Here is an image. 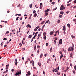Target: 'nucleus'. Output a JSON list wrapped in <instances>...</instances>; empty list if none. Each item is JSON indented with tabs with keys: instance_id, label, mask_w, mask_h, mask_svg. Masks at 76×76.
Masks as SVG:
<instances>
[{
	"instance_id": "nucleus-1",
	"label": "nucleus",
	"mask_w": 76,
	"mask_h": 76,
	"mask_svg": "<svg viewBox=\"0 0 76 76\" xmlns=\"http://www.w3.org/2000/svg\"><path fill=\"white\" fill-rule=\"evenodd\" d=\"M64 9H65V7L63 5L61 6V7H60V10H63Z\"/></svg>"
},
{
	"instance_id": "nucleus-2",
	"label": "nucleus",
	"mask_w": 76,
	"mask_h": 76,
	"mask_svg": "<svg viewBox=\"0 0 76 76\" xmlns=\"http://www.w3.org/2000/svg\"><path fill=\"white\" fill-rule=\"evenodd\" d=\"M63 42V40L61 39H60L59 41V44H60L61 45L62 44V42Z\"/></svg>"
},
{
	"instance_id": "nucleus-3",
	"label": "nucleus",
	"mask_w": 76,
	"mask_h": 76,
	"mask_svg": "<svg viewBox=\"0 0 76 76\" xmlns=\"http://www.w3.org/2000/svg\"><path fill=\"white\" fill-rule=\"evenodd\" d=\"M32 62H33V63H32ZM30 63L31 64L32 63L33 66V67H34V61H33L32 60L30 61Z\"/></svg>"
},
{
	"instance_id": "nucleus-4",
	"label": "nucleus",
	"mask_w": 76,
	"mask_h": 76,
	"mask_svg": "<svg viewBox=\"0 0 76 76\" xmlns=\"http://www.w3.org/2000/svg\"><path fill=\"white\" fill-rule=\"evenodd\" d=\"M15 64L16 66H17V64H18V60L17 59L15 60Z\"/></svg>"
},
{
	"instance_id": "nucleus-5",
	"label": "nucleus",
	"mask_w": 76,
	"mask_h": 76,
	"mask_svg": "<svg viewBox=\"0 0 76 76\" xmlns=\"http://www.w3.org/2000/svg\"><path fill=\"white\" fill-rule=\"evenodd\" d=\"M48 15V12H46L45 15V16H47Z\"/></svg>"
},
{
	"instance_id": "nucleus-6",
	"label": "nucleus",
	"mask_w": 76,
	"mask_h": 76,
	"mask_svg": "<svg viewBox=\"0 0 76 76\" xmlns=\"http://www.w3.org/2000/svg\"><path fill=\"white\" fill-rule=\"evenodd\" d=\"M50 10L49 9H48L46 10L45 11V12H49V11H50Z\"/></svg>"
},
{
	"instance_id": "nucleus-7",
	"label": "nucleus",
	"mask_w": 76,
	"mask_h": 76,
	"mask_svg": "<svg viewBox=\"0 0 76 76\" xmlns=\"http://www.w3.org/2000/svg\"><path fill=\"white\" fill-rule=\"evenodd\" d=\"M32 35L31 34L28 36V38H32Z\"/></svg>"
},
{
	"instance_id": "nucleus-8",
	"label": "nucleus",
	"mask_w": 76,
	"mask_h": 76,
	"mask_svg": "<svg viewBox=\"0 0 76 76\" xmlns=\"http://www.w3.org/2000/svg\"><path fill=\"white\" fill-rule=\"evenodd\" d=\"M71 50L72 51H73V50H74V48H73L72 47H71Z\"/></svg>"
},
{
	"instance_id": "nucleus-9",
	"label": "nucleus",
	"mask_w": 76,
	"mask_h": 76,
	"mask_svg": "<svg viewBox=\"0 0 76 76\" xmlns=\"http://www.w3.org/2000/svg\"><path fill=\"white\" fill-rule=\"evenodd\" d=\"M27 73H28V75L29 76H30V75H31V72H30V71H28Z\"/></svg>"
},
{
	"instance_id": "nucleus-10",
	"label": "nucleus",
	"mask_w": 76,
	"mask_h": 76,
	"mask_svg": "<svg viewBox=\"0 0 76 76\" xmlns=\"http://www.w3.org/2000/svg\"><path fill=\"white\" fill-rule=\"evenodd\" d=\"M67 26L68 28H70V24H67Z\"/></svg>"
},
{
	"instance_id": "nucleus-11",
	"label": "nucleus",
	"mask_w": 76,
	"mask_h": 76,
	"mask_svg": "<svg viewBox=\"0 0 76 76\" xmlns=\"http://www.w3.org/2000/svg\"><path fill=\"white\" fill-rule=\"evenodd\" d=\"M60 13L61 15H63V14H64V12L63 11L60 12Z\"/></svg>"
},
{
	"instance_id": "nucleus-12",
	"label": "nucleus",
	"mask_w": 76,
	"mask_h": 76,
	"mask_svg": "<svg viewBox=\"0 0 76 76\" xmlns=\"http://www.w3.org/2000/svg\"><path fill=\"white\" fill-rule=\"evenodd\" d=\"M53 34V33L52 31H50V35H52Z\"/></svg>"
},
{
	"instance_id": "nucleus-13",
	"label": "nucleus",
	"mask_w": 76,
	"mask_h": 76,
	"mask_svg": "<svg viewBox=\"0 0 76 76\" xmlns=\"http://www.w3.org/2000/svg\"><path fill=\"white\" fill-rule=\"evenodd\" d=\"M68 51H71V48L69 47L68 49Z\"/></svg>"
},
{
	"instance_id": "nucleus-14",
	"label": "nucleus",
	"mask_w": 76,
	"mask_h": 76,
	"mask_svg": "<svg viewBox=\"0 0 76 76\" xmlns=\"http://www.w3.org/2000/svg\"><path fill=\"white\" fill-rule=\"evenodd\" d=\"M3 41H7V38L4 37V39H3Z\"/></svg>"
},
{
	"instance_id": "nucleus-15",
	"label": "nucleus",
	"mask_w": 76,
	"mask_h": 76,
	"mask_svg": "<svg viewBox=\"0 0 76 76\" xmlns=\"http://www.w3.org/2000/svg\"><path fill=\"white\" fill-rule=\"evenodd\" d=\"M15 75H16V76H17V75H18L19 74L18 72V71H17V72L16 74H15Z\"/></svg>"
},
{
	"instance_id": "nucleus-16",
	"label": "nucleus",
	"mask_w": 76,
	"mask_h": 76,
	"mask_svg": "<svg viewBox=\"0 0 76 76\" xmlns=\"http://www.w3.org/2000/svg\"><path fill=\"white\" fill-rule=\"evenodd\" d=\"M38 65H39V66L40 67H41V64L39 63H38Z\"/></svg>"
},
{
	"instance_id": "nucleus-17",
	"label": "nucleus",
	"mask_w": 76,
	"mask_h": 76,
	"mask_svg": "<svg viewBox=\"0 0 76 76\" xmlns=\"http://www.w3.org/2000/svg\"><path fill=\"white\" fill-rule=\"evenodd\" d=\"M42 56H43V54L41 53L40 55V58H42Z\"/></svg>"
},
{
	"instance_id": "nucleus-18",
	"label": "nucleus",
	"mask_w": 76,
	"mask_h": 76,
	"mask_svg": "<svg viewBox=\"0 0 76 76\" xmlns=\"http://www.w3.org/2000/svg\"><path fill=\"white\" fill-rule=\"evenodd\" d=\"M46 35V32H45L44 33H43V35L44 36V37H45Z\"/></svg>"
},
{
	"instance_id": "nucleus-19",
	"label": "nucleus",
	"mask_w": 76,
	"mask_h": 76,
	"mask_svg": "<svg viewBox=\"0 0 76 76\" xmlns=\"http://www.w3.org/2000/svg\"><path fill=\"white\" fill-rule=\"evenodd\" d=\"M71 37L72 38H75V36H73V35H71Z\"/></svg>"
},
{
	"instance_id": "nucleus-20",
	"label": "nucleus",
	"mask_w": 76,
	"mask_h": 76,
	"mask_svg": "<svg viewBox=\"0 0 76 76\" xmlns=\"http://www.w3.org/2000/svg\"><path fill=\"white\" fill-rule=\"evenodd\" d=\"M45 22V21H42L41 23V25H43V24H44V23Z\"/></svg>"
},
{
	"instance_id": "nucleus-21",
	"label": "nucleus",
	"mask_w": 76,
	"mask_h": 76,
	"mask_svg": "<svg viewBox=\"0 0 76 76\" xmlns=\"http://www.w3.org/2000/svg\"><path fill=\"white\" fill-rule=\"evenodd\" d=\"M66 29V26H63V30H64V29Z\"/></svg>"
},
{
	"instance_id": "nucleus-22",
	"label": "nucleus",
	"mask_w": 76,
	"mask_h": 76,
	"mask_svg": "<svg viewBox=\"0 0 76 76\" xmlns=\"http://www.w3.org/2000/svg\"><path fill=\"white\" fill-rule=\"evenodd\" d=\"M52 49H53V48L52 47H51L50 48V52H52Z\"/></svg>"
},
{
	"instance_id": "nucleus-23",
	"label": "nucleus",
	"mask_w": 76,
	"mask_h": 76,
	"mask_svg": "<svg viewBox=\"0 0 76 76\" xmlns=\"http://www.w3.org/2000/svg\"><path fill=\"white\" fill-rule=\"evenodd\" d=\"M9 66V64H8L6 66V67H8Z\"/></svg>"
},
{
	"instance_id": "nucleus-24",
	"label": "nucleus",
	"mask_w": 76,
	"mask_h": 76,
	"mask_svg": "<svg viewBox=\"0 0 76 76\" xmlns=\"http://www.w3.org/2000/svg\"><path fill=\"white\" fill-rule=\"evenodd\" d=\"M70 13V11H68L66 12V13L68 14V13Z\"/></svg>"
},
{
	"instance_id": "nucleus-25",
	"label": "nucleus",
	"mask_w": 76,
	"mask_h": 76,
	"mask_svg": "<svg viewBox=\"0 0 76 76\" xmlns=\"http://www.w3.org/2000/svg\"><path fill=\"white\" fill-rule=\"evenodd\" d=\"M57 7H56L54 8V9H53V11H54V10H57Z\"/></svg>"
},
{
	"instance_id": "nucleus-26",
	"label": "nucleus",
	"mask_w": 76,
	"mask_h": 76,
	"mask_svg": "<svg viewBox=\"0 0 76 76\" xmlns=\"http://www.w3.org/2000/svg\"><path fill=\"white\" fill-rule=\"evenodd\" d=\"M63 16L61 15H59V18H62Z\"/></svg>"
},
{
	"instance_id": "nucleus-27",
	"label": "nucleus",
	"mask_w": 76,
	"mask_h": 76,
	"mask_svg": "<svg viewBox=\"0 0 76 76\" xmlns=\"http://www.w3.org/2000/svg\"><path fill=\"white\" fill-rule=\"evenodd\" d=\"M11 71L12 72H14L15 71V69H12L11 70Z\"/></svg>"
},
{
	"instance_id": "nucleus-28",
	"label": "nucleus",
	"mask_w": 76,
	"mask_h": 76,
	"mask_svg": "<svg viewBox=\"0 0 76 76\" xmlns=\"http://www.w3.org/2000/svg\"><path fill=\"white\" fill-rule=\"evenodd\" d=\"M37 16V14L36 13H35L34 15V17H36Z\"/></svg>"
},
{
	"instance_id": "nucleus-29",
	"label": "nucleus",
	"mask_w": 76,
	"mask_h": 76,
	"mask_svg": "<svg viewBox=\"0 0 76 76\" xmlns=\"http://www.w3.org/2000/svg\"><path fill=\"white\" fill-rule=\"evenodd\" d=\"M51 4H53V5H54V4H55V2H52L51 3Z\"/></svg>"
},
{
	"instance_id": "nucleus-30",
	"label": "nucleus",
	"mask_w": 76,
	"mask_h": 76,
	"mask_svg": "<svg viewBox=\"0 0 76 76\" xmlns=\"http://www.w3.org/2000/svg\"><path fill=\"white\" fill-rule=\"evenodd\" d=\"M36 36H37V35L35 34L34 36L33 37L34 39H35V37H36Z\"/></svg>"
},
{
	"instance_id": "nucleus-31",
	"label": "nucleus",
	"mask_w": 76,
	"mask_h": 76,
	"mask_svg": "<svg viewBox=\"0 0 76 76\" xmlns=\"http://www.w3.org/2000/svg\"><path fill=\"white\" fill-rule=\"evenodd\" d=\"M30 8H32V4H31L30 5Z\"/></svg>"
},
{
	"instance_id": "nucleus-32",
	"label": "nucleus",
	"mask_w": 76,
	"mask_h": 76,
	"mask_svg": "<svg viewBox=\"0 0 76 76\" xmlns=\"http://www.w3.org/2000/svg\"><path fill=\"white\" fill-rule=\"evenodd\" d=\"M44 39H45V40L46 39H47V36H45L44 37Z\"/></svg>"
},
{
	"instance_id": "nucleus-33",
	"label": "nucleus",
	"mask_w": 76,
	"mask_h": 76,
	"mask_svg": "<svg viewBox=\"0 0 76 76\" xmlns=\"http://www.w3.org/2000/svg\"><path fill=\"white\" fill-rule=\"evenodd\" d=\"M73 21H74V22H76V19H73Z\"/></svg>"
},
{
	"instance_id": "nucleus-34",
	"label": "nucleus",
	"mask_w": 76,
	"mask_h": 76,
	"mask_svg": "<svg viewBox=\"0 0 76 76\" xmlns=\"http://www.w3.org/2000/svg\"><path fill=\"white\" fill-rule=\"evenodd\" d=\"M48 22H49V20H48L45 23H48Z\"/></svg>"
},
{
	"instance_id": "nucleus-35",
	"label": "nucleus",
	"mask_w": 76,
	"mask_h": 76,
	"mask_svg": "<svg viewBox=\"0 0 76 76\" xmlns=\"http://www.w3.org/2000/svg\"><path fill=\"white\" fill-rule=\"evenodd\" d=\"M48 45V43H46V46L47 47Z\"/></svg>"
},
{
	"instance_id": "nucleus-36",
	"label": "nucleus",
	"mask_w": 76,
	"mask_h": 76,
	"mask_svg": "<svg viewBox=\"0 0 76 76\" xmlns=\"http://www.w3.org/2000/svg\"><path fill=\"white\" fill-rule=\"evenodd\" d=\"M72 56H73V54L72 53H70V57H72Z\"/></svg>"
},
{
	"instance_id": "nucleus-37",
	"label": "nucleus",
	"mask_w": 76,
	"mask_h": 76,
	"mask_svg": "<svg viewBox=\"0 0 76 76\" xmlns=\"http://www.w3.org/2000/svg\"><path fill=\"white\" fill-rule=\"evenodd\" d=\"M36 49V45H34V50H35Z\"/></svg>"
},
{
	"instance_id": "nucleus-38",
	"label": "nucleus",
	"mask_w": 76,
	"mask_h": 76,
	"mask_svg": "<svg viewBox=\"0 0 76 76\" xmlns=\"http://www.w3.org/2000/svg\"><path fill=\"white\" fill-rule=\"evenodd\" d=\"M18 73L19 75H20V74H21V71H20L18 72Z\"/></svg>"
},
{
	"instance_id": "nucleus-39",
	"label": "nucleus",
	"mask_w": 76,
	"mask_h": 76,
	"mask_svg": "<svg viewBox=\"0 0 76 76\" xmlns=\"http://www.w3.org/2000/svg\"><path fill=\"white\" fill-rule=\"evenodd\" d=\"M19 17H17V18H16V20H18V19H19Z\"/></svg>"
},
{
	"instance_id": "nucleus-40",
	"label": "nucleus",
	"mask_w": 76,
	"mask_h": 76,
	"mask_svg": "<svg viewBox=\"0 0 76 76\" xmlns=\"http://www.w3.org/2000/svg\"><path fill=\"white\" fill-rule=\"evenodd\" d=\"M60 23V20H59L58 21V23Z\"/></svg>"
},
{
	"instance_id": "nucleus-41",
	"label": "nucleus",
	"mask_w": 76,
	"mask_h": 76,
	"mask_svg": "<svg viewBox=\"0 0 76 76\" xmlns=\"http://www.w3.org/2000/svg\"><path fill=\"white\" fill-rule=\"evenodd\" d=\"M9 31H8L6 32V34H9Z\"/></svg>"
},
{
	"instance_id": "nucleus-42",
	"label": "nucleus",
	"mask_w": 76,
	"mask_h": 76,
	"mask_svg": "<svg viewBox=\"0 0 76 76\" xmlns=\"http://www.w3.org/2000/svg\"><path fill=\"white\" fill-rule=\"evenodd\" d=\"M54 42H55V43H54V44H56V42H57L56 41V40H54Z\"/></svg>"
},
{
	"instance_id": "nucleus-43",
	"label": "nucleus",
	"mask_w": 76,
	"mask_h": 76,
	"mask_svg": "<svg viewBox=\"0 0 76 76\" xmlns=\"http://www.w3.org/2000/svg\"><path fill=\"white\" fill-rule=\"evenodd\" d=\"M74 68L75 70H76V65H75L74 66Z\"/></svg>"
},
{
	"instance_id": "nucleus-44",
	"label": "nucleus",
	"mask_w": 76,
	"mask_h": 76,
	"mask_svg": "<svg viewBox=\"0 0 76 76\" xmlns=\"http://www.w3.org/2000/svg\"><path fill=\"white\" fill-rule=\"evenodd\" d=\"M15 31V30H12V32H14Z\"/></svg>"
},
{
	"instance_id": "nucleus-45",
	"label": "nucleus",
	"mask_w": 76,
	"mask_h": 76,
	"mask_svg": "<svg viewBox=\"0 0 76 76\" xmlns=\"http://www.w3.org/2000/svg\"><path fill=\"white\" fill-rule=\"evenodd\" d=\"M36 29H38V28H39V26H38L36 27Z\"/></svg>"
},
{
	"instance_id": "nucleus-46",
	"label": "nucleus",
	"mask_w": 76,
	"mask_h": 76,
	"mask_svg": "<svg viewBox=\"0 0 76 76\" xmlns=\"http://www.w3.org/2000/svg\"><path fill=\"white\" fill-rule=\"evenodd\" d=\"M55 40L57 41V37H55Z\"/></svg>"
},
{
	"instance_id": "nucleus-47",
	"label": "nucleus",
	"mask_w": 76,
	"mask_h": 76,
	"mask_svg": "<svg viewBox=\"0 0 76 76\" xmlns=\"http://www.w3.org/2000/svg\"><path fill=\"white\" fill-rule=\"evenodd\" d=\"M33 12L34 13H36V11L34 10L33 11Z\"/></svg>"
},
{
	"instance_id": "nucleus-48",
	"label": "nucleus",
	"mask_w": 76,
	"mask_h": 76,
	"mask_svg": "<svg viewBox=\"0 0 76 76\" xmlns=\"http://www.w3.org/2000/svg\"><path fill=\"white\" fill-rule=\"evenodd\" d=\"M73 73L74 74H75V73H76V72H75V71H73Z\"/></svg>"
},
{
	"instance_id": "nucleus-49",
	"label": "nucleus",
	"mask_w": 76,
	"mask_h": 76,
	"mask_svg": "<svg viewBox=\"0 0 76 76\" xmlns=\"http://www.w3.org/2000/svg\"><path fill=\"white\" fill-rule=\"evenodd\" d=\"M20 6V4H19L17 6L18 7H19Z\"/></svg>"
},
{
	"instance_id": "nucleus-50",
	"label": "nucleus",
	"mask_w": 76,
	"mask_h": 76,
	"mask_svg": "<svg viewBox=\"0 0 76 76\" xmlns=\"http://www.w3.org/2000/svg\"><path fill=\"white\" fill-rule=\"evenodd\" d=\"M59 54H62V52L61 51H60L59 52Z\"/></svg>"
},
{
	"instance_id": "nucleus-51",
	"label": "nucleus",
	"mask_w": 76,
	"mask_h": 76,
	"mask_svg": "<svg viewBox=\"0 0 76 76\" xmlns=\"http://www.w3.org/2000/svg\"><path fill=\"white\" fill-rule=\"evenodd\" d=\"M52 32V33H53H53H54L55 32V31H54V30H53Z\"/></svg>"
},
{
	"instance_id": "nucleus-52",
	"label": "nucleus",
	"mask_w": 76,
	"mask_h": 76,
	"mask_svg": "<svg viewBox=\"0 0 76 76\" xmlns=\"http://www.w3.org/2000/svg\"><path fill=\"white\" fill-rule=\"evenodd\" d=\"M29 24H28V25L26 26V27L27 28H28L29 27Z\"/></svg>"
},
{
	"instance_id": "nucleus-53",
	"label": "nucleus",
	"mask_w": 76,
	"mask_h": 76,
	"mask_svg": "<svg viewBox=\"0 0 76 76\" xmlns=\"http://www.w3.org/2000/svg\"><path fill=\"white\" fill-rule=\"evenodd\" d=\"M18 16H21V14H18Z\"/></svg>"
},
{
	"instance_id": "nucleus-54",
	"label": "nucleus",
	"mask_w": 76,
	"mask_h": 76,
	"mask_svg": "<svg viewBox=\"0 0 76 76\" xmlns=\"http://www.w3.org/2000/svg\"><path fill=\"white\" fill-rule=\"evenodd\" d=\"M28 61H26V62H25V64H26V63H28Z\"/></svg>"
},
{
	"instance_id": "nucleus-55",
	"label": "nucleus",
	"mask_w": 76,
	"mask_h": 76,
	"mask_svg": "<svg viewBox=\"0 0 76 76\" xmlns=\"http://www.w3.org/2000/svg\"><path fill=\"white\" fill-rule=\"evenodd\" d=\"M45 26V24L43 25L42 26V28H44Z\"/></svg>"
},
{
	"instance_id": "nucleus-56",
	"label": "nucleus",
	"mask_w": 76,
	"mask_h": 76,
	"mask_svg": "<svg viewBox=\"0 0 76 76\" xmlns=\"http://www.w3.org/2000/svg\"><path fill=\"white\" fill-rule=\"evenodd\" d=\"M22 60H25V59H24V57H23L22 58Z\"/></svg>"
},
{
	"instance_id": "nucleus-57",
	"label": "nucleus",
	"mask_w": 76,
	"mask_h": 76,
	"mask_svg": "<svg viewBox=\"0 0 76 76\" xmlns=\"http://www.w3.org/2000/svg\"><path fill=\"white\" fill-rule=\"evenodd\" d=\"M74 8H75V9L76 8V6H75L73 7V9H74Z\"/></svg>"
},
{
	"instance_id": "nucleus-58",
	"label": "nucleus",
	"mask_w": 76,
	"mask_h": 76,
	"mask_svg": "<svg viewBox=\"0 0 76 76\" xmlns=\"http://www.w3.org/2000/svg\"><path fill=\"white\" fill-rule=\"evenodd\" d=\"M43 74L44 75H45V72L44 71H43Z\"/></svg>"
},
{
	"instance_id": "nucleus-59",
	"label": "nucleus",
	"mask_w": 76,
	"mask_h": 76,
	"mask_svg": "<svg viewBox=\"0 0 76 76\" xmlns=\"http://www.w3.org/2000/svg\"><path fill=\"white\" fill-rule=\"evenodd\" d=\"M74 3H76V0H75L74 1Z\"/></svg>"
},
{
	"instance_id": "nucleus-60",
	"label": "nucleus",
	"mask_w": 76,
	"mask_h": 76,
	"mask_svg": "<svg viewBox=\"0 0 76 76\" xmlns=\"http://www.w3.org/2000/svg\"><path fill=\"white\" fill-rule=\"evenodd\" d=\"M42 3H40V6H42Z\"/></svg>"
},
{
	"instance_id": "nucleus-61",
	"label": "nucleus",
	"mask_w": 76,
	"mask_h": 76,
	"mask_svg": "<svg viewBox=\"0 0 76 76\" xmlns=\"http://www.w3.org/2000/svg\"><path fill=\"white\" fill-rule=\"evenodd\" d=\"M22 17H21L20 18V20H22Z\"/></svg>"
},
{
	"instance_id": "nucleus-62",
	"label": "nucleus",
	"mask_w": 76,
	"mask_h": 76,
	"mask_svg": "<svg viewBox=\"0 0 76 76\" xmlns=\"http://www.w3.org/2000/svg\"><path fill=\"white\" fill-rule=\"evenodd\" d=\"M40 36H41V34H38V37H40Z\"/></svg>"
},
{
	"instance_id": "nucleus-63",
	"label": "nucleus",
	"mask_w": 76,
	"mask_h": 76,
	"mask_svg": "<svg viewBox=\"0 0 76 76\" xmlns=\"http://www.w3.org/2000/svg\"><path fill=\"white\" fill-rule=\"evenodd\" d=\"M23 51H25V48H22Z\"/></svg>"
},
{
	"instance_id": "nucleus-64",
	"label": "nucleus",
	"mask_w": 76,
	"mask_h": 76,
	"mask_svg": "<svg viewBox=\"0 0 76 76\" xmlns=\"http://www.w3.org/2000/svg\"><path fill=\"white\" fill-rule=\"evenodd\" d=\"M69 67H67L66 68V70H69Z\"/></svg>"
}]
</instances>
